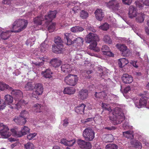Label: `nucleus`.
Wrapping results in <instances>:
<instances>
[{
	"label": "nucleus",
	"mask_w": 149,
	"mask_h": 149,
	"mask_svg": "<svg viewBox=\"0 0 149 149\" xmlns=\"http://www.w3.org/2000/svg\"><path fill=\"white\" fill-rule=\"evenodd\" d=\"M79 49H77L76 50H78L77 52H76V55L75 56V58L77 59H79L81 58L82 57V54L79 51Z\"/></svg>",
	"instance_id": "4d7b16f0"
},
{
	"label": "nucleus",
	"mask_w": 149,
	"mask_h": 149,
	"mask_svg": "<svg viewBox=\"0 0 149 149\" xmlns=\"http://www.w3.org/2000/svg\"><path fill=\"white\" fill-rule=\"evenodd\" d=\"M85 107L86 105L82 103L75 107V111L77 113H84Z\"/></svg>",
	"instance_id": "a878e982"
},
{
	"label": "nucleus",
	"mask_w": 149,
	"mask_h": 149,
	"mask_svg": "<svg viewBox=\"0 0 149 149\" xmlns=\"http://www.w3.org/2000/svg\"><path fill=\"white\" fill-rule=\"evenodd\" d=\"M50 63L55 68L58 67L61 64V61L57 58L52 59L50 61Z\"/></svg>",
	"instance_id": "bb28decb"
},
{
	"label": "nucleus",
	"mask_w": 149,
	"mask_h": 149,
	"mask_svg": "<svg viewBox=\"0 0 149 149\" xmlns=\"http://www.w3.org/2000/svg\"><path fill=\"white\" fill-rule=\"evenodd\" d=\"M61 69L62 71L66 73H70L72 70L71 65L67 64L62 65L61 67Z\"/></svg>",
	"instance_id": "412c9836"
},
{
	"label": "nucleus",
	"mask_w": 149,
	"mask_h": 149,
	"mask_svg": "<svg viewBox=\"0 0 149 149\" xmlns=\"http://www.w3.org/2000/svg\"><path fill=\"white\" fill-rule=\"evenodd\" d=\"M136 9L134 8L132 6L130 7L129 12L128 13V16L130 18H133L136 17L137 13Z\"/></svg>",
	"instance_id": "aec40b11"
},
{
	"label": "nucleus",
	"mask_w": 149,
	"mask_h": 149,
	"mask_svg": "<svg viewBox=\"0 0 149 149\" xmlns=\"http://www.w3.org/2000/svg\"><path fill=\"white\" fill-rule=\"evenodd\" d=\"M99 41V38L96 34L93 33H89L87 36L86 42L91 44L89 46V48L93 50L95 52H98L100 49L97 47V41Z\"/></svg>",
	"instance_id": "20e7f679"
},
{
	"label": "nucleus",
	"mask_w": 149,
	"mask_h": 149,
	"mask_svg": "<svg viewBox=\"0 0 149 149\" xmlns=\"http://www.w3.org/2000/svg\"><path fill=\"white\" fill-rule=\"evenodd\" d=\"M88 95V91L86 89H82L79 92V96L82 100L87 98Z\"/></svg>",
	"instance_id": "b1692460"
},
{
	"label": "nucleus",
	"mask_w": 149,
	"mask_h": 149,
	"mask_svg": "<svg viewBox=\"0 0 149 149\" xmlns=\"http://www.w3.org/2000/svg\"><path fill=\"white\" fill-rule=\"evenodd\" d=\"M131 90V88L130 87V86H127L126 87H125L123 91V94L124 96L125 97V94H126L127 93H129V92H130Z\"/></svg>",
	"instance_id": "052dcab7"
},
{
	"label": "nucleus",
	"mask_w": 149,
	"mask_h": 149,
	"mask_svg": "<svg viewBox=\"0 0 149 149\" xmlns=\"http://www.w3.org/2000/svg\"><path fill=\"white\" fill-rule=\"evenodd\" d=\"M136 20L138 22L141 23L144 20V14L143 13H139L136 15Z\"/></svg>",
	"instance_id": "4c0bfd02"
},
{
	"label": "nucleus",
	"mask_w": 149,
	"mask_h": 149,
	"mask_svg": "<svg viewBox=\"0 0 149 149\" xmlns=\"http://www.w3.org/2000/svg\"><path fill=\"white\" fill-rule=\"evenodd\" d=\"M35 91H37V92L39 93L40 94L43 93V88L42 84L40 83L36 84L35 85L34 88Z\"/></svg>",
	"instance_id": "f704fd0d"
},
{
	"label": "nucleus",
	"mask_w": 149,
	"mask_h": 149,
	"mask_svg": "<svg viewBox=\"0 0 149 149\" xmlns=\"http://www.w3.org/2000/svg\"><path fill=\"white\" fill-rule=\"evenodd\" d=\"M114 139L113 136L111 134L106 135L104 138V141L106 142H111Z\"/></svg>",
	"instance_id": "58836bf2"
},
{
	"label": "nucleus",
	"mask_w": 149,
	"mask_h": 149,
	"mask_svg": "<svg viewBox=\"0 0 149 149\" xmlns=\"http://www.w3.org/2000/svg\"><path fill=\"white\" fill-rule=\"evenodd\" d=\"M135 145L136 147L139 149H141L142 147L141 143L138 141H136Z\"/></svg>",
	"instance_id": "0e129e2a"
},
{
	"label": "nucleus",
	"mask_w": 149,
	"mask_h": 149,
	"mask_svg": "<svg viewBox=\"0 0 149 149\" xmlns=\"http://www.w3.org/2000/svg\"><path fill=\"white\" fill-rule=\"evenodd\" d=\"M88 16V13L84 10H81L80 13V17L82 19H86Z\"/></svg>",
	"instance_id": "8fccbe9b"
},
{
	"label": "nucleus",
	"mask_w": 149,
	"mask_h": 149,
	"mask_svg": "<svg viewBox=\"0 0 149 149\" xmlns=\"http://www.w3.org/2000/svg\"><path fill=\"white\" fill-rule=\"evenodd\" d=\"M121 78L123 82L125 84H130L133 81L132 77L127 74H123Z\"/></svg>",
	"instance_id": "2eb2a0df"
},
{
	"label": "nucleus",
	"mask_w": 149,
	"mask_h": 149,
	"mask_svg": "<svg viewBox=\"0 0 149 149\" xmlns=\"http://www.w3.org/2000/svg\"><path fill=\"white\" fill-rule=\"evenodd\" d=\"M132 1V0H123L122 2L124 4L129 5L131 4Z\"/></svg>",
	"instance_id": "69168bd1"
},
{
	"label": "nucleus",
	"mask_w": 149,
	"mask_h": 149,
	"mask_svg": "<svg viewBox=\"0 0 149 149\" xmlns=\"http://www.w3.org/2000/svg\"><path fill=\"white\" fill-rule=\"evenodd\" d=\"M42 95L41 94H40L38 92H37V91H33L32 93V96L33 97H35L36 98H38V96L39 95Z\"/></svg>",
	"instance_id": "13d9d810"
},
{
	"label": "nucleus",
	"mask_w": 149,
	"mask_h": 149,
	"mask_svg": "<svg viewBox=\"0 0 149 149\" xmlns=\"http://www.w3.org/2000/svg\"><path fill=\"white\" fill-rule=\"evenodd\" d=\"M109 28V25L107 23H105L104 24L101 25L99 27V29L104 31L107 30Z\"/></svg>",
	"instance_id": "a18cd8bd"
},
{
	"label": "nucleus",
	"mask_w": 149,
	"mask_h": 149,
	"mask_svg": "<svg viewBox=\"0 0 149 149\" xmlns=\"http://www.w3.org/2000/svg\"><path fill=\"white\" fill-rule=\"evenodd\" d=\"M103 53L104 55L109 56H114L113 54L111 52L109 51V50H107L104 52H103Z\"/></svg>",
	"instance_id": "680f3d73"
},
{
	"label": "nucleus",
	"mask_w": 149,
	"mask_h": 149,
	"mask_svg": "<svg viewBox=\"0 0 149 149\" xmlns=\"http://www.w3.org/2000/svg\"><path fill=\"white\" fill-rule=\"evenodd\" d=\"M11 134L9 132V129L6 125H4L0 123V135L3 138H7L10 137Z\"/></svg>",
	"instance_id": "9d476101"
},
{
	"label": "nucleus",
	"mask_w": 149,
	"mask_h": 149,
	"mask_svg": "<svg viewBox=\"0 0 149 149\" xmlns=\"http://www.w3.org/2000/svg\"><path fill=\"white\" fill-rule=\"evenodd\" d=\"M75 89L73 88L68 87L65 88L63 91L65 94L71 95L73 94L75 92Z\"/></svg>",
	"instance_id": "72a5a7b5"
},
{
	"label": "nucleus",
	"mask_w": 149,
	"mask_h": 149,
	"mask_svg": "<svg viewBox=\"0 0 149 149\" xmlns=\"http://www.w3.org/2000/svg\"><path fill=\"white\" fill-rule=\"evenodd\" d=\"M78 77L77 75L69 74L65 77V82L68 85L74 86L77 84Z\"/></svg>",
	"instance_id": "423d86ee"
},
{
	"label": "nucleus",
	"mask_w": 149,
	"mask_h": 149,
	"mask_svg": "<svg viewBox=\"0 0 149 149\" xmlns=\"http://www.w3.org/2000/svg\"><path fill=\"white\" fill-rule=\"evenodd\" d=\"M53 73L49 69H47L45 71L42 72V74L46 78L50 79L52 77Z\"/></svg>",
	"instance_id": "cd10ccee"
},
{
	"label": "nucleus",
	"mask_w": 149,
	"mask_h": 149,
	"mask_svg": "<svg viewBox=\"0 0 149 149\" xmlns=\"http://www.w3.org/2000/svg\"><path fill=\"white\" fill-rule=\"evenodd\" d=\"M95 96L97 98H100L104 100L107 98V96L104 91L100 92H95Z\"/></svg>",
	"instance_id": "393cba45"
},
{
	"label": "nucleus",
	"mask_w": 149,
	"mask_h": 149,
	"mask_svg": "<svg viewBox=\"0 0 149 149\" xmlns=\"http://www.w3.org/2000/svg\"><path fill=\"white\" fill-rule=\"evenodd\" d=\"M107 7L113 10H117L120 7V2L116 0H111L107 3Z\"/></svg>",
	"instance_id": "f8f14e48"
},
{
	"label": "nucleus",
	"mask_w": 149,
	"mask_h": 149,
	"mask_svg": "<svg viewBox=\"0 0 149 149\" xmlns=\"http://www.w3.org/2000/svg\"><path fill=\"white\" fill-rule=\"evenodd\" d=\"M129 63L128 60L125 58H123L118 60V64L120 68H122Z\"/></svg>",
	"instance_id": "c756f323"
},
{
	"label": "nucleus",
	"mask_w": 149,
	"mask_h": 149,
	"mask_svg": "<svg viewBox=\"0 0 149 149\" xmlns=\"http://www.w3.org/2000/svg\"><path fill=\"white\" fill-rule=\"evenodd\" d=\"M84 30V29L82 27L79 26H75L70 29L71 31L74 33L81 32Z\"/></svg>",
	"instance_id": "c9c22d12"
},
{
	"label": "nucleus",
	"mask_w": 149,
	"mask_h": 149,
	"mask_svg": "<svg viewBox=\"0 0 149 149\" xmlns=\"http://www.w3.org/2000/svg\"><path fill=\"white\" fill-rule=\"evenodd\" d=\"M116 47L120 51L123 52V53L125 52L127 49V46L123 44H118L116 45Z\"/></svg>",
	"instance_id": "ea45409f"
},
{
	"label": "nucleus",
	"mask_w": 149,
	"mask_h": 149,
	"mask_svg": "<svg viewBox=\"0 0 149 149\" xmlns=\"http://www.w3.org/2000/svg\"><path fill=\"white\" fill-rule=\"evenodd\" d=\"M83 136L86 140L91 141L95 137V132L91 128H88L84 130Z\"/></svg>",
	"instance_id": "1a4fd4ad"
},
{
	"label": "nucleus",
	"mask_w": 149,
	"mask_h": 149,
	"mask_svg": "<svg viewBox=\"0 0 149 149\" xmlns=\"http://www.w3.org/2000/svg\"><path fill=\"white\" fill-rule=\"evenodd\" d=\"M75 140L74 139H72L70 140H67L65 139H63L61 140V143L64 145L68 146H72L73 145L75 142Z\"/></svg>",
	"instance_id": "6ab92c4d"
},
{
	"label": "nucleus",
	"mask_w": 149,
	"mask_h": 149,
	"mask_svg": "<svg viewBox=\"0 0 149 149\" xmlns=\"http://www.w3.org/2000/svg\"><path fill=\"white\" fill-rule=\"evenodd\" d=\"M55 24L52 23L48 27V30L49 32L54 31L55 28Z\"/></svg>",
	"instance_id": "603ef678"
},
{
	"label": "nucleus",
	"mask_w": 149,
	"mask_h": 149,
	"mask_svg": "<svg viewBox=\"0 0 149 149\" xmlns=\"http://www.w3.org/2000/svg\"><path fill=\"white\" fill-rule=\"evenodd\" d=\"M91 31L92 32H94L95 31V30L94 29V28L92 26H88L87 29V31Z\"/></svg>",
	"instance_id": "774afa93"
},
{
	"label": "nucleus",
	"mask_w": 149,
	"mask_h": 149,
	"mask_svg": "<svg viewBox=\"0 0 149 149\" xmlns=\"http://www.w3.org/2000/svg\"><path fill=\"white\" fill-rule=\"evenodd\" d=\"M48 45L46 43V41L42 43L40 45V50L41 55L43 56L44 55L43 53H45L47 52V50L48 49Z\"/></svg>",
	"instance_id": "c85d7f7f"
},
{
	"label": "nucleus",
	"mask_w": 149,
	"mask_h": 149,
	"mask_svg": "<svg viewBox=\"0 0 149 149\" xmlns=\"http://www.w3.org/2000/svg\"><path fill=\"white\" fill-rule=\"evenodd\" d=\"M29 113L28 112L25 110H23L20 114V116L22 118H24L26 120V117L28 116Z\"/></svg>",
	"instance_id": "3c124183"
},
{
	"label": "nucleus",
	"mask_w": 149,
	"mask_h": 149,
	"mask_svg": "<svg viewBox=\"0 0 149 149\" xmlns=\"http://www.w3.org/2000/svg\"><path fill=\"white\" fill-rule=\"evenodd\" d=\"M123 127L125 130L130 129L131 130L132 129V127L130 126L128 124V120H126L124 123L123 124Z\"/></svg>",
	"instance_id": "37998d69"
},
{
	"label": "nucleus",
	"mask_w": 149,
	"mask_h": 149,
	"mask_svg": "<svg viewBox=\"0 0 149 149\" xmlns=\"http://www.w3.org/2000/svg\"><path fill=\"white\" fill-rule=\"evenodd\" d=\"M54 41L57 46H61V47H63V41L60 37L58 36L55 37Z\"/></svg>",
	"instance_id": "e433bc0d"
},
{
	"label": "nucleus",
	"mask_w": 149,
	"mask_h": 149,
	"mask_svg": "<svg viewBox=\"0 0 149 149\" xmlns=\"http://www.w3.org/2000/svg\"><path fill=\"white\" fill-rule=\"evenodd\" d=\"M77 143L79 147L82 149H90L91 147V143L81 140L78 139Z\"/></svg>",
	"instance_id": "ddd939ff"
},
{
	"label": "nucleus",
	"mask_w": 149,
	"mask_h": 149,
	"mask_svg": "<svg viewBox=\"0 0 149 149\" xmlns=\"http://www.w3.org/2000/svg\"><path fill=\"white\" fill-rule=\"evenodd\" d=\"M13 120L17 124L21 125L25 124L26 121L24 118L22 117L20 115L19 116H16Z\"/></svg>",
	"instance_id": "a211bd4d"
},
{
	"label": "nucleus",
	"mask_w": 149,
	"mask_h": 149,
	"mask_svg": "<svg viewBox=\"0 0 149 149\" xmlns=\"http://www.w3.org/2000/svg\"><path fill=\"white\" fill-rule=\"evenodd\" d=\"M80 5L81 4L79 2L74 1L69 3L67 6L69 8H71L72 6H74V7L72 8V10L74 13H76L77 10L80 9Z\"/></svg>",
	"instance_id": "dca6fc26"
},
{
	"label": "nucleus",
	"mask_w": 149,
	"mask_h": 149,
	"mask_svg": "<svg viewBox=\"0 0 149 149\" xmlns=\"http://www.w3.org/2000/svg\"><path fill=\"white\" fill-rule=\"evenodd\" d=\"M13 7H11L10 9H7L4 12V13L5 14L8 15H9L11 13L12 11L13 10Z\"/></svg>",
	"instance_id": "338daca9"
},
{
	"label": "nucleus",
	"mask_w": 149,
	"mask_h": 149,
	"mask_svg": "<svg viewBox=\"0 0 149 149\" xmlns=\"http://www.w3.org/2000/svg\"><path fill=\"white\" fill-rule=\"evenodd\" d=\"M5 102L8 104H10L13 102V98L9 95H7L5 96Z\"/></svg>",
	"instance_id": "a19ab883"
},
{
	"label": "nucleus",
	"mask_w": 149,
	"mask_h": 149,
	"mask_svg": "<svg viewBox=\"0 0 149 149\" xmlns=\"http://www.w3.org/2000/svg\"><path fill=\"white\" fill-rule=\"evenodd\" d=\"M25 149H34L35 147L34 145L31 143H27L24 145Z\"/></svg>",
	"instance_id": "49530a36"
},
{
	"label": "nucleus",
	"mask_w": 149,
	"mask_h": 149,
	"mask_svg": "<svg viewBox=\"0 0 149 149\" xmlns=\"http://www.w3.org/2000/svg\"><path fill=\"white\" fill-rule=\"evenodd\" d=\"M96 19L99 21H102L104 17V14L102 10L100 9H97L95 12Z\"/></svg>",
	"instance_id": "f3484780"
},
{
	"label": "nucleus",
	"mask_w": 149,
	"mask_h": 149,
	"mask_svg": "<svg viewBox=\"0 0 149 149\" xmlns=\"http://www.w3.org/2000/svg\"><path fill=\"white\" fill-rule=\"evenodd\" d=\"M44 21V20L43 17V16L41 15L34 18L33 19V22L35 24V25L33 26L34 28V29L36 31L39 30V29L38 28V25H41L42 23V22Z\"/></svg>",
	"instance_id": "4468645a"
},
{
	"label": "nucleus",
	"mask_w": 149,
	"mask_h": 149,
	"mask_svg": "<svg viewBox=\"0 0 149 149\" xmlns=\"http://www.w3.org/2000/svg\"><path fill=\"white\" fill-rule=\"evenodd\" d=\"M35 41V39L34 37L31 38H29L26 40V44L27 45H29L31 47L34 44Z\"/></svg>",
	"instance_id": "79ce46f5"
},
{
	"label": "nucleus",
	"mask_w": 149,
	"mask_h": 149,
	"mask_svg": "<svg viewBox=\"0 0 149 149\" xmlns=\"http://www.w3.org/2000/svg\"><path fill=\"white\" fill-rule=\"evenodd\" d=\"M32 108L35 112L37 113L42 111L43 109L46 110L47 109L46 107H44L42 105L38 103L35 104L33 107Z\"/></svg>",
	"instance_id": "4be33fe9"
},
{
	"label": "nucleus",
	"mask_w": 149,
	"mask_h": 149,
	"mask_svg": "<svg viewBox=\"0 0 149 149\" xmlns=\"http://www.w3.org/2000/svg\"><path fill=\"white\" fill-rule=\"evenodd\" d=\"M118 146L114 144H109L107 145L106 147V149H117Z\"/></svg>",
	"instance_id": "de8ad7c7"
},
{
	"label": "nucleus",
	"mask_w": 149,
	"mask_h": 149,
	"mask_svg": "<svg viewBox=\"0 0 149 149\" xmlns=\"http://www.w3.org/2000/svg\"><path fill=\"white\" fill-rule=\"evenodd\" d=\"M109 48L107 45H104L102 46V51L103 53V52H104L107 50H109Z\"/></svg>",
	"instance_id": "e2e57ef3"
},
{
	"label": "nucleus",
	"mask_w": 149,
	"mask_h": 149,
	"mask_svg": "<svg viewBox=\"0 0 149 149\" xmlns=\"http://www.w3.org/2000/svg\"><path fill=\"white\" fill-rule=\"evenodd\" d=\"M133 131L132 130L123 132V134L124 136L128 139H132L133 138Z\"/></svg>",
	"instance_id": "7c9ffc66"
},
{
	"label": "nucleus",
	"mask_w": 149,
	"mask_h": 149,
	"mask_svg": "<svg viewBox=\"0 0 149 149\" xmlns=\"http://www.w3.org/2000/svg\"><path fill=\"white\" fill-rule=\"evenodd\" d=\"M64 40L67 45H71L72 44H75L74 45L77 46V48H79L80 46L82 45L84 40L82 38L78 37L72 40V36L71 34L66 33L64 34Z\"/></svg>",
	"instance_id": "39448f33"
},
{
	"label": "nucleus",
	"mask_w": 149,
	"mask_h": 149,
	"mask_svg": "<svg viewBox=\"0 0 149 149\" xmlns=\"http://www.w3.org/2000/svg\"><path fill=\"white\" fill-rule=\"evenodd\" d=\"M37 135L36 133H30L27 136V138L29 140L33 139Z\"/></svg>",
	"instance_id": "6e6d98bb"
},
{
	"label": "nucleus",
	"mask_w": 149,
	"mask_h": 149,
	"mask_svg": "<svg viewBox=\"0 0 149 149\" xmlns=\"http://www.w3.org/2000/svg\"><path fill=\"white\" fill-rule=\"evenodd\" d=\"M10 130L14 136L20 137L29 133L30 129L28 127L24 126L22 127L20 131H17L14 129H12Z\"/></svg>",
	"instance_id": "0eeeda50"
},
{
	"label": "nucleus",
	"mask_w": 149,
	"mask_h": 149,
	"mask_svg": "<svg viewBox=\"0 0 149 149\" xmlns=\"http://www.w3.org/2000/svg\"><path fill=\"white\" fill-rule=\"evenodd\" d=\"M103 40L106 43L111 44L112 43V40L110 36L108 35H105L104 36Z\"/></svg>",
	"instance_id": "c03bdc74"
},
{
	"label": "nucleus",
	"mask_w": 149,
	"mask_h": 149,
	"mask_svg": "<svg viewBox=\"0 0 149 149\" xmlns=\"http://www.w3.org/2000/svg\"><path fill=\"white\" fill-rule=\"evenodd\" d=\"M25 88L26 90H30L33 89V86L31 83L28 82L25 86Z\"/></svg>",
	"instance_id": "864d4df0"
},
{
	"label": "nucleus",
	"mask_w": 149,
	"mask_h": 149,
	"mask_svg": "<svg viewBox=\"0 0 149 149\" xmlns=\"http://www.w3.org/2000/svg\"><path fill=\"white\" fill-rule=\"evenodd\" d=\"M110 120L114 125L120 124L124 120L125 116L122 109L117 107L112 111V115L109 117Z\"/></svg>",
	"instance_id": "7ed1b4c3"
},
{
	"label": "nucleus",
	"mask_w": 149,
	"mask_h": 149,
	"mask_svg": "<svg viewBox=\"0 0 149 149\" xmlns=\"http://www.w3.org/2000/svg\"><path fill=\"white\" fill-rule=\"evenodd\" d=\"M63 47H61V46H53L52 47V51L56 53H61L63 52Z\"/></svg>",
	"instance_id": "473e14b6"
},
{
	"label": "nucleus",
	"mask_w": 149,
	"mask_h": 149,
	"mask_svg": "<svg viewBox=\"0 0 149 149\" xmlns=\"http://www.w3.org/2000/svg\"><path fill=\"white\" fill-rule=\"evenodd\" d=\"M147 100L144 97H141L139 100H138L137 97H135L133 99L135 106L140 108L147 106L149 107V104L147 103Z\"/></svg>",
	"instance_id": "6e6552de"
},
{
	"label": "nucleus",
	"mask_w": 149,
	"mask_h": 149,
	"mask_svg": "<svg viewBox=\"0 0 149 149\" xmlns=\"http://www.w3.org/2000/svg\"><path fill=\"white\" fill-rule=\"evenodd\" d=\"M33 57H35L33 58H34L38 59V60L39 59L40 60H42V61L40 62L36 63H33L37 65L40 66L41 65L43 64V62L45 61V60L46 59V58H45L44 57H41V56L38 55V54H37L36 53H35L33 54Z\"/></svg>",
	"instance_id": "5701e85b"
},
{
	"label": "nucleus",
	"mask_w": 149,
	"mask_h": 149,
	"mask_svg": "<svg viewBox=\"0 0 149 149\" xmlns=\"http://www.w3.org/2000/svg\"><path fill=\"white\" fill-rule=\"evenodd\" d=\"M99 71L100 76L102 78L104 79V78H105L107 75V73L108 72V70L104 68L99 69Z\"/></svg>",
	"instance_id": "2f4dec72"
},
{
	"label": "nucleus",
	"mask_w": 149,
	"mask_h": 149,
	"mask_svg": "<svg viewBox=\"0 0 149 149\" xmlns=\"http://www.w3.org/2000/svg\"><path fill=\"white\" fill-rule=\"evenodd\" d=\"M56 13V10L50 11L48 13L47 15L45 16V25L46 27L52 21V19L55 17Z\"/></svg>",
	"instance_id": "9b49d317"
},
{
	"label": "nucleus",
	"mask_w": 149,
	"mask_h": 149,
	"mask_svg": "<svg viewBox=\"0 0 149 149\" xmlns=\"http://www.w3.org/2000/svg\"><path fill=\"white\" fill-rule=\"evenodd\" d=\"M5 89H8L11 91V93L14 97L15 101L16 108L19 109L23 103L26 104L24 101L21 99L22 97V93L19 90H13V88L10 87L8 85L4 82L0 81V90L4 91Z\"/></svg>",
	"instance_id": "f03ea898"
},
{
	"label": "nucleus",
	"mask_w": 149,
	"mask_h": 149,
	"mask_svg": "<svg viewBox=\"0 0 149 149\" xmlns=\"http://www.w3.org/2000/svg\"><path fill=\"white\" fill-rule=\"evenodd\" d=\"M28 24L27 21L23 19H18L15 21L13 25L14 30L2 31L0 29V36L3 40L7 39L11 35V32H19L24 29Z\"/></svg>",
	"instance_id": "f257e3e1"
},
{
	"label": "nucleus",
	"mask_w": 149,
	"mask_h": 149,
	"mask_svg": "<svg viewBox=\"0 0 149 149\" xmlns=\"http://www.w3.org/2000/svg\"><path fill=\"white\" fill-rule=\"evenodd\" d=\"M139 139L140 141L142 142L143 144H144L145 146L147 147H149V143L146 142V141L145 139H143L141 137H139Z\"/></svg>",
	"instance_id": "5fc2aeb1"
},
{
	"label": "nucleus",
	"mask_w": 149,
	"mask_h": 149,
	"mask_svg": "<svg viewBox=\"0 0 149 149\" xmlns=\"http://www.w3.org/2000/svg\"><path fill=\"white\" fill-rule=\"evenodd\" d=\"M122 54L124 56H128L131 54V52L129 49H127L125 52L122 53Z\"/></svg>",
	"instance_id": "bf43d9fd"
},
{
	"label": "nucleus",
	"mask_w": 149,
	"mask_h": 149,
	"mask_svg": "<svg viewBox=\"0 0 149 149\" xmlns=\"http://www.w3.org/2000/svg\"><path fill=\"white\" fill-rule=\"evenodd\" d=\"M101 106L103 108V109L105 110H107L109 112L112 111V109L109 106V105L108 104L102 103Z\"/></svg>",
	"instance_id": "09e8293b"
}]
</instances>
